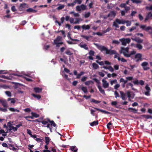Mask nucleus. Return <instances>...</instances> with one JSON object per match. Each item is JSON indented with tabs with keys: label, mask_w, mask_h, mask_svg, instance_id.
Listing matches in <instances>:
<instances>
[{
	"label": "nucleus",
	"mask_w": 152,
	"mask_h": 152,
	"mask_svg": "<svg viewBox=\"0 0 152 152\" xmlns=\"http://www.w3.org/2000/svg\"><path fill=\"white\" fill-rule=\"evenodd\" d=\"M62 37L60 36H58L54 40L53 44L55 45L56 47H59L61 45L63 44V42L61 41Z\"/></svg>",
	"instance_id": "1"
},
{
	"label": "nucleus",
	"mask_w": 152,
	"mask_h": 152,
	"mask_svg": "<svg viewBox=\"0 0 152 152\" xmlns=\"http://www.w3.org/2000/svg\"><path fill=\"white\" fill-rule=\"evenodd\" d=\"M129 48L128 47L126 48L121 47L119 50V52L120 53H123L125 57H130V55H129Z\"/></svg>",
	"instance_id": "2"
},
{
	"label": "nucleus",
	"mask_w": 152,
	"mask_h": 152,
	"mask_svg": "<svg viewBox=\"0 0 152 152\" xmlns=\"http://www.w3.org/2000/svg\"><path fill=\"white\" fill-rule=\"evenodd\" d=\"M119 40L121 42V44L124 46H126L127 44H129L131 41L129 38H123L120 39Z\"/></svg>",
	"instance_id": "3"
},
{
	"label": "nucleus",
	"mask_w": 152,
	"mask_h": 152,
	"mask_svg": "<svg viewBox=\"0 0 152 152\" xmlns=\"http://www.w3.org/2000/svg\"><path fill=\"white\" fill-rule=\"evenodd\" d=\"M102 87L104 88H108L109 86V83L104 79H103L102 80Z\"/></svg>",
	"instance_id": "4"
},
{
	"label": "nucleus",
	"mask_w": 152,
	"mask_h": 152,
	"mask_svg": "<svg viewBox=\"0 0 152 152\" xmlns=\"http://www.w3.org/2000/svg\"><path fill=\"white\" fill-rule=\"evenodd\" d=\"M86 5L82 4L80 6H77L76 7V9L78 11H80L82 10H85L86 9Z\"/></svg>",
	"instance_id": "5"
},
{
	"label": "nucleus",
	"mask_w": 152,
	"mask_h": 152,
	"mask_svg": "<svg viewBox=\"0 0 152 152\" xmlns=\"http://www.w3.org/2000/svg\"><path fill=\"white\" fill-rule=\"evenodd\" d=\"M98 48L101 51H105L106 52L107 48L104 46L99 45L97 44H95Z\"/></svg>",
	"instance_id": "6"
},
{
	"label": "nucleus",
	"mask_w": 152,
	"mask_h": 152,
	"mask_svg": "<svg viewBox=\"0 0 152 152\" xmlns=\"http://www.w3.org/2000/svg\"><path fill=\"white\" fill-rule=\"evenodd\" d=\"M145 89L146 91L145 92L144 94L147 96H149L150 95V92L151 91V88L148 85H147L145 87Z\"/></svg>",
	"instance_id": "7"
},
{
	"label": "nucleus",
	"mask_w": 152,
	"mask_h": 152,
	"mask_svg": "<svg viewBox=\"0 0 152 152\" xmlns=\"http://www.w3.org/2000/svg\"><path fill=\"white\" fill-rule=\"evenodd\" d=\"M127 95L128 98H131L132 99H133L134 96V93L132 91H128L127 93Z\"/></svg>",
	"instance_id": "8"
},
{
	"label": "nucleus",
	"mask_w": 152,
	"mask_h": 152,
	"mask_svg": "<svg viewBox=\"0 0 152 152\" xmlns=\"http://www.w3.org/2000/svg\"><path fill=\"white\" fill-rule=\"evenodd\" d=\"M140 28L143 30H144L146 31H148L151 28V27L149 26L147 27L145 25H141L140 26Z\"/></svg>",
	"instance_id": "9"
},
{
	"label": "nucleus",
	"mask_w": 152,
	"mask_h": 152,
	"mask_svg": "<svg viewBox=\"0 0 152 152\" xmlns=\"http://www.w3.org/2000/svg\"><path fill=\"white\" fill-rule=\"evenodd\" d=\"M0 103L4 107L7 108V103L6 100L5 99H0Z\"/></svg>",
	"instance_id": "10"
},
{
	"label": "nucleus",
	"mask_w": 152,
	"mask_h": 152,
	"mask_svg": "<svg viewBox=\"0 0 152 152\" xmlns=\"http://www.w3.org/2000/svg\"><path fill=\"white\" fill-rule=\"evenodd\" d=\"M131 39L138 43H142L143 41V40L140 39L139 37H136L135 38H132Z\"/></svg>",
	"instance_id": "11"
},
{
	"label": "nucleus",
	"mask_w": 152,
	"mask_h": 152,
	"mask_svg": "<svg viewBox=\"0 0 152 152\" xmlns=\"http://www.w3.org/2000/svg\"><path fill=\"white\" fill-rule=\"evenodd\" d=\"M102 67L106 69H108L109 71L111 72H113L114 71V69L111 66H106L104 65Z\"/></svg>",
	"instance_id": "12"
},
{
	"label": "nucleus",
	"mask_w": 152,
	"mask_h": 152,
	"mask_svg": "<svg viewBox=\"0 0 152 152\" xmlns=\"http://www.w3.org/2000/svg\"><path fill=\"white\" fill-rule=\"evenodd\" d=\"M79 46L81 48H83L86 50L88 49V47H87V45L85 43L81 42L79 45Z\"/></svg>",
	"instance_id": "13"
},
{
	"label": "nucleus",
	"mask_w": 152,
	"mask_h": 152,
	"mask_svg": "<svg viewBox=\"0 0 152 152\" xmlns=\"http://www.w3.org/2000/svg\"><path fill=\"white\" fill-rule=\"evenodd\" d=\"M142 55L141 53H138L135 56V58L137 59L136 61H138L141 60Z\"/></svg>",
	"instance_id": "14"
},
{
	"label": "nucleus",
	"mask_w": 152,
	"mask_h": 152,
	"mask_svg": "<svg viewBox=\"0 0 152 152\" xmlns=\"http://www.w3.org/2000/svg\"><path fill=\"white\" fill-rule=\"evenodd\" d=\"M26 4L25 3L20 4L19 7V10L20 11L23 10V9L26 8Z\"/></svg>",
	"instance_id": "15"
},
{
	"label": "nucleus",
	"mask_w": 152,
	"mask_h": 152,
	"mask_svg": "<svg viewBox=\"0 0 152 152\" xmlns=\"http://www.w3.org/2000/svg\"><path fill=\"white\" fill-rule=\"evenodd\" d=\"M116 22L119 24H124L125 23V20L123 19L120 20L116 19Z\"/></svg>",
	"instance_id": "16"
},
{
	"label": "nucleus",
	"mask_w": 152,
	"mask_h": 152,
	"mask_svg": "<svg viewBox=\"0 0 152 152\" xmlns=\"http://www.w3.org/2000/svg\"><path fill=\"white\" fill-rule=\"evenodd\" d=\"M120 93L121 94V97L123 100H125L127 99L125 94L122 91H120Z\"/></svg>",
	"instance_id": "17"
},
{
	"label": "nucleus",
	"mask_w": 152,
	"mask_h": 152,
	"mask_svg": "<svg viewBox=\"0 0 152 152\" xmlns=\"http://www.w3.org/2000/svg\"><path fill=\"white\" fill-rule=\"evenodd\" d=\"M116 12L114 11H111L110 13L108 14V16L114 17L116 15Z\"/></svg>",
	"instance_id": "18"
},
{
	"label": "nucleus",
	"mask_w": 152,
	"mask_h": 152,
	"mask_svg": "<svg viewBox=\"0 0 152 152\" xmlns=\"http://www.w3.org/2000/svg\"><path fill=\"white\" fill-rule=\"evenodd\" d=\"M106 53L107 54L112 55L113 54H115L116 53V51L115 50H109L107 49Z\"/></svg>",
	"instance_id": "19"
},
{
	"label": "nucleus",
	"mask_w": 152,
	"mask_h": 152,
	"mask_svg": "<svg viewBox=\"0 0 152 152\" xmlns=\"http://www.w3.org/2000/svg\"><path fill=\"white\" fill-rule=\"evenodd\" d=\"M58 7L56 9L58 10H60L64 9L65 7L64 4H57Z\"/></svg>",
	"instance_id": "20"
},
{
	"label": "nucleus",
	"mask_w": 152,
	"mask_h": 152,
	"mask_svg": "<svg viewBox=\"0 0 152 152\" xmlns=\"http://www.w3.org/2000/svg\"><path fill=\"white\" fill-rule=\"evenodd\" d=\"M97 87L101 93L103 94H105L104 91L103 89L100 85H98L97 86Z\"/></svg>",
	"instance_id": "21"
},
{
	"label": "nucleus",
	"mask_w": 152,
	"mask_h": 152,
	"mask_svg": "<svg viewBox=\"0 0 152 152\" xmlns=\"http://www.w3.org/2000/svg\"><path fill=\"white\" fill-rule=\"evenodd\" d=\"M43 118H39V122L42 123L44 125H46L48 124V122L47 121L43 120Z\"/></svg>",
	"instance_id": "22"
},
{
	"label": "nucleus",
	"mask_w": 152,
	"mask_h": 152,
	"mask_svg": "<svg viewBox=\"0 0 152 152\" xmlns=\"http://www.w3.org/2000/svg\"><path fill=\"white\" fill-rule=\"evenodd\" d=\"M132 45H134V46L136 48H138L139 50H141L142 48V46L141 45L138 44L136 45H134V44H132Z\"/></svg>",
	"instance_id": "23"
},
{
	"label": "nucleus",
	"mask_w": 152,
	"mask_h": 152,
	"mask_svg": "<svg viewBox=\"0 0 152 152\" xmlns=\"http://www.w3.org/2000/svg\"><path fill=\"white\" fill-rule=\"evenodd\" d=\"M81 27L83 29L88 30L89 29L90 27V25H84L81 26Z\"/></svg>",
	"instance_id": "24"
},
{
	"label": "nucleus",
	"mask_w": 152,
	"mask_h": 152,
	"mask_svg": "<svg viewBox=\"0 0 152 152\" xmlns=\"http://www.w3.org/2000/svg\"><path fill=\"white\" fill-rule=\"evenodd\" d=\"M26 11L28 12H33L35 13L37 12V11L31 8H29L26 10Z\"/></svg>",
	"instance_id": "25"
},
{
	"label": "nucleus",
	"mask_w": 152,
	"mask_h": 152,
	"mask_svg": "<svg viewBox=\"0 0 152 152\" xmlns=\"http://www.w3.org/2000/svg\"><path fill=\"white\" fill-rule=\"evenodd\" d=\"M81 90L85 93H86L88 92V89L86 87L84 86H82L81 88Z\"/></svg>",
	"instance_id": "26"
},
{
	"label": "nucleus",
	"mask_w": 152,
	"mask_h": 152,
	"mask_svg": "<svg viewBox=\"0 0 152 152\" xmlns=\"http://www.w3.org/2000/svg\"><path fill=\"white\" fill-rule=\"evenodd\" d=\"M98 124V122L97 121H94L90 124V125L91 126H96Z\"/></svg>",
	"instance_id": "27"
},
{
	"label": "nucleus",
	"mask_w": 152,
	"mask_h": 152,
	"mask_svg": "<svg viewBox=\"0 0 152 152\" xmlns=\"http://www.w3.org/2000/svg\"><path fill=\"white\" fill-rule=\"evenodd\" d=\"M92 66L94 69H96L99 68V66L96 64L94 63L92 64Z\"/></svg>",
	"instance_id": "28"
},
{
	"label": "nucleus",
	"mask_w": 152,
	"mask_h": 152,
	"mask_svg": "<svg viewBox=\"0 0 152 152\" xmlns=\"http://www.w3.org/2000/svg\"><path fill=\"white\" fill-rule=\"evenodd\" d=\"M70 149L75 152H77L78 150V149L76 148V146H72L70 148Z\"/></svg>",
	"instance_id": "29"
},
{
	"label": "nucleus",
	"mask_w": 152,
	"mask_h": 152,
	"mask_svg": "<svg viewBox=\"0 0 152 152\" xmlns=\"http://www.w3.org/2000/svg\"><path fill=\"white\" fill-rule=\"evenodd\" d=\"M12 130H13V131L15 132L17 130L18 128L16 127L12 126L10 129H8V131L10 132Z\"/></svg>",
	"instance_id": "30"
},
{
	"label": "nucleus",
	"mask_w": 152,
	"mask_h": 152,
	"mask_svg": "<svg viewBox=\"0 0 152 152\" xmlns=\"http://www.w3.org/2000/svg\"><path fill=\"white\" fill-rule=\"evenodd\" d=\"M128 110H129L131 112L134 113H136L137 111V110L135 109L132 107H129L128 108Z\"/></svg>",
	"instance_id": "31"
},
{
	"label": "nucleus",
	"mask_w": 152,
	"mask_h": 152,
	"mask_svg": "<svg viewBox=\"0 0 152 152\" xmlns=\"http://www.w3.org/2000/svg\"><path fill=\"white\" fill-rule=\"evenodd\" d=\"M45 142L47 145L49 144L50 142V138L48 137H46L45 138Z\"/></svg>",
	"instance_id": "32"
},
{
	"label": "nucleus",
	"mask_w": 152,
	"mask_h": 152,
	"mask_svg": "<svg viewBox=\"0 0 152 152\" xmlns=\"http://www.w3.org/2000/svg\"><path fill=\"white\" fill-rule=\"evenodd\" d=\"M132 2L133 3H135L137 4L140 3L142 2L141 0H131Z\"/></svg>",
	"instance_id": "33"
},
{
	"label": "nucleus",
	"mask_w": 152,
	"mask_h": 152,
	"mask_svg": "<svg viewBox=\"0 0 152 152\" xmlns=\"http://www.w3.org/2000/svg\"><path fill=\"white\" fill-rule=\"evenodd\" d=\"M118 23L117 22H116V19L113 22V26L115 27L116 28H118L119 27V26L118 24Z\"/></svg>",
	"instance_id": "34"
},
{
	"label": "nucleus",
	"mask_w": 152,
	"mask_h": 152,
	"mask_svg": "<svg viewBox=\"0 0 152 152\" xmlns=\"http://www.w3.org/2000/svg\"><path fill=\"white\" fill-rule=\"evenodd\" d=\"M118 59L119 61H121L123 62H127V60L123 58H121L119 57H118Z\"/></svg>",
	"instance_id": "35"
},
{
	"label": "nucleus",
	"mask_w": 152,
	"mask_h": 152,
	"mask_svg": "<svg viewBox=\"0 0 152 152\" xmlns=\"http://www.w3.org/2000/svg\"><path fill=\"white\" fill-rule=\"evenodd\" d=\"M91 101L92 102H94L96 104H98L100 103L101 101L95 100L94 99H91Z\"/></svg>",
	"instance_id": "36"
},
{
	"label": "nucleus",
	"mask_w": 152,
	"mask_h": 152,
	"mask_svg": "<svg viewBox=\"0 0 152 152\" xmlns=\"http://www.w3.org/2000/svg\"><path fill=\"white\" fill-rule=\"evenodd\" d=\"M84 74V72H83V71L81 72L79 74H78L77 75V76L76 77V78H78V79L80 77V76L81 75H83Z\"/></svg>",
	"instance_id": "37"
},
{
	"label": "nucleus",
	"mask_w": 152,
	"mask_h": 152,
	"mask_svg": "<svg viewBox=\"0 0 152 152\" xmlns=\"http://www.w3.org/2000/svg\"><path fill=\"white\" fill-rule=\"evenodd\" d=\"M10 100H11V103H14L15 102V101L14 99V98H9L7 99L8 101H10Z\"/></svg>",
	"instance_id": "38"
},
{
	"label": "nucleus",
	"mask_w": 152,
	"mask_h": 152,
	"mask_svg": "<svg viewBox=\"0 0 152 152\" xmlns=\"http://www.w3.org/2000/svg\"><path fill=\"white\" fill-rule=\"evenodd\" d=\"M9 110L10 111L12 112H15L17 111L18 112H19V110H18L15 109L14 108L10 107L9 108Z\"/></svg>",
	"instance_id": "39"
},
{
	"label": "nucleus",
	"mask_w": 152,
	"mask_h": 152,
	"mask_svg": "<svg viewBox=\"0 0 152 152\" xmlns=\"http://www.w3.org/2000/svg\"><path fill=\"white\" fill-rule=\"evenodd\" d=\"M111 29V28L110 27H108L105 30H104L102 31V33L103 34H105L107 32H108Z\"/></svg>",
	"instance_id": "40"
},
{
	"label": "nucleus",
	"mask_w": 152,
	"mask_h": 152,
	"mask_svg": "<svg viewBox=\"0 0 152 152\" xmlns=\"http://www.w3.org/2000/svg\"><path fill=\"white\" fill-rule=\"evenodd\" d=\"M125 23H126V26H130L132 24V22L131 21L129 20H125Z\"/></svg>",
	"instance_id": "41"
},
{
	"label": "nucleus",
	"mask_w": 152,
	"mask_h": 152,
	"mask_svg": "<svg viewBox=\"0 0 152 152\" xmlns=\"http://www.w3.org/2000/svg\"><path fill=\"white\" fill-rule=\"evenodd\" d=\"M119 81L120 83L123 82L124 84H125L127 82V80H124L123 78H121L120 79Z\"/></svg>",
	"instance_id": "42"
},
{
	"label": "nucleus",
	"mask_w": 152,
	"mask_h": 152,
	"mask_svg": "<svg viewBox=\"0 0 152 152\" xmlns=\"http://www.w3.org/2000/svg\"><path fill=\"white\" fill-rule=\"evenodd\" d=\"M117 83V80L116 79L110 81V84L111 85H113L114 83Z\"/></svg>",
	"instance_id": "43"
},
{
	"label": "nucleus",
	"mask_w": 152,
	"mask_h": 152,
	"mask_svg": "<svg viewBox=\"0 0 152 152\" xmlns=\"http://www.w3.org/2000/svg\"><path fill=\"white\" fill-rule=\"evenodd\" d=\"M65 53L68 55H71L72 54L71 52L69 50H67L65 52Z\"/></svg>",
	"instance_id": "44"
},
{
	"label": "nucleus",
	"mask_w": 152,
	"mask_h": 152,
	"mask_svg": "<svg viewBox=\"0 0 152 152\" xmlns=\"http://www.w3.org/2000/svg\"><path fill=\"white\" fill-rule=\"evenodd\" d=\"M81 20V19L80 18L76 19V21L74 22V24L79 23V22Z\"/></svg>",
	"instance_id": "45"
},
{
	"label": "nucleus",
	"mask_w": 152,
	"mask_h": 152,
	"mask_svg": "<svg viewBox=\"0 0 152 152\" xmlns=\"http://www.w3.org/2000/svg\"><path fill=\"white\" fill-rule=\"evenodd\" d=\"M75 5V3L74 2L72 3L67 4V6L68 7H73Z\"/></svg>",
	"instance_id": "46"
},
{
	"label": "nucleus",
	"mask_w": 152,
	"mask_h": 152,
	"mask_svg": "<svg viewBox=\"0 0 152 152\" xmlns=\"http://www.w3.org/2000/svg\"><path fill=\"white\" fill-rule=\"evenodd\" d=\"M81 37L84 38L86 39L87 40H88L90 38V37L89 36H87L84 35H81Z\"/></svg>",
	"instance_id": "47"
},
{
	"label": "nucleus",
	"mask_w": 152,
	"mask_h": 152,
	"mask_svg": "<svg viewBox=\"0 0 152 152\" xmlns=\"http://www.w3.org/2000/svg\"><path fill=\"white\" fill-rule=\"evenodd\" d=\"M90 15V13L89 12H88L85 13L84 17L86 18H88L89 17Z\"/></svg>",
	"instance_id": "48"
},
{
	"label": "nucleus",
	"mask_w": 152,
	"mask_h": 152,
	"mask_svg": "<svg viewBox=\"0 0 152 152\" xmlns=\"http://www.w3.org/2000/svg\"><path fill=\"white\" fill-rule=\"evenodd\" d=\"M126 79L127 81L128 80H132L133 79V78L132 77H126Z\"/></svg>",
	"instance_id": "49"
},
{
	"label": "nucleus",
	"mask_w": 152,
	"mask_h": 152,
	"mask_svg": "<svg viewBox=\"0 0 152 152\" xmlns=\"http://www.w3.org/2000/svg\"><path fill=\"white\" fill-rule=\"evenodd\" d=\"M129 86H130L132 88V89L133 90H134V89L133 88V85L131 83H129L127 85V87H128Z\"/></svg>",
	"instance_id": "50"
},
{
	"label": "nucleus",
	"mask_w": 152,
	"mask_h": 152,
	"mask_svg": "<svg viewBox=\"0 0 152 152\" xmlns=\"http://www.w3.org/2000/svg\"><path fill=\"white\" fill-rule=\"evenodd\" d=\"M58 32H61V33L62 35L64 37H66V35L65 34V31L63 30H61L60 31H58Z\"/></svg>",
	"instance_id": "51"
},
{
	"label": "nucleus",
	"mask_w": 152,
	"mask_h": 152,
	"mask_svg": "<svg viewBox=\"0 0 152 152\" xmlns=\"http://www.w3.org/2000/svg\"><path fill=\"white\" fill-rule=\"evenodd\" d=\"M148 65V62H143L141 64V66L143 67L145 66H147Z\"/></svg>",
	"instance_id": "52"
},
{
	"label": "nucleus",
	"mask_w": 152,
	"mask_h": 152,
	"mask_svg": "<svg viewBox=\"0 0 152 152\" xmlns=\"http://www.w3.org/2000/svg\"><path fill=\"white\" fill-rule=\"evenodd\" d=\"M31 114L34 117L37 118L38 117V114H37L35 113L32 112Z\"/></svg>",
	"instance_id": "53"
},
{
	"label": "nucleus",
	"mask_w": 152,
	"mask_h": 152,
	"mask_svg": "<svg viewBox=\"0 0 152 152\" xmlns=\"http://www.w3.org/2000/svg\"><path fill=\"white\" fill-rule=\"evenodd\" d=\"M5 94L8 96H11L12 94L9 91H6L5 92Z\"/></svg>",
	"instance_id": "54"
},
{
	"label": "nucleus",
	"mask_w": 152,
	"mask_h": 152,
	"mask_svg": "<svg viewBox=\"0 0 152 152\" xmlns=\"http://www.w3.org/2000/svg\"><path fill=\"white\" fill-rule=\"evenodd\" d=\"M136 27L135 26H133L131 28H130L129 29V31L130 32H132L134 30V29H136Z\"/></svg>",
	"instance_id": "55"
},
{
	"label": "nucleus",
	"mask_w": 152,
	"mask_h": 152,
	"mask_svg": "<svg viewBox=\"0 0 152 152\" xmlns=\"http://www.w3.org/2000/svg\"><path fill=\"white\" fill-rule=\"evenodd\" d=\"M88 77L86 76H84L81 79V81L82 82H84L86 80Z\"/></svg>",
	"instance_id": "56"
},
{
	"label": "nucleus",
	"mask_w": 152,
	"mask_h": 152,
	"mask_svg": "<svg viewBox=\"0 0 152 152\" xmlns=\"http://www.w3.org/2000/svg\"><path fill=\"white\" fill-rule=\"evenodd\" d=\"M0 77H2V78L6 79H10V78L8 76H5L4 75H1L0 76Z\"/></svg>",
	"instance_id": "57"
},
{
	"label": "nucleus",
	"mask_w": 152,
	"mask_h": 152,
	"mask_svg": "<svg viewBox=\"0 0 152 152\" xmlns=\"http://www.w3.org/2000/svg\"><path fill=\"white\" fill-rule=\"evenodd\" d=\"M127 12L126 10H121V13L122 16H124L125 15V14Z\"/></svg>",
	"instance_id": "58"
},
{
	"label": "nucleus",
	"mask_w": 152,
	"mask_h": 152,
	"mask_svg": "<svg viewBox=\"0 0 152 152\" xmlns=\"http://www.w3.org/2000/svg\"><path fill=\"white\" fill-rule=\"evenodd\" d=\"M136 53V52L134 50L132 51L129 53V55H130V57L132 55H134Z\"/></svg>",
	"instance_id": "59"
},
{
	"label": "nucleus",
	"mask_w": 152,
	"mask_h": 152,
	"mask_svg": "<svg viewBox=\"0 0 152 152\" xmlns=\"http://www.w3.org/2000/svg\"><path fill=\"white\" fill-rule=\"evenodd\" d=\"M134 84L135 85H138L139 81L138 80H134L133 82Z\"/></svg>",
	"instance_id": "60"
},
{
	"label": "nucleus",
	"mask_w": 152,
	"mask_h": 152,
	"mask_svg": "<svg viewBox=\"0 0 152 152\" xmlns=\"http://www.w3.org/2000/svg\"><path fill=\"white\" fill-rule=\"evenodd\" d=\"M118 104V102L116 101H112L111 102V104L113 106H116Z\"/></svg>",
	"instance_id": "61"
},
{
	"label": "nucleus",
	"mask_w": 152,
	"mask_h": 152,
	"mask_svg": "<svg viewBox=\"0 0 152 152\" xmlns=\"http://www.w3.org/2000/svg\"><path fill=\"white\" fill-rule=\"evenodd\" d=\"M89 54L90 56H93L94 55V52L92 50H91L89 51Z\"/></svg>",
	"instance_id": "62"
},
{
	"label": "nucleus",
	"mask_w": 152,
	"mask_h": 152,
	"mask_svg": "<svg viewBox=\"0 0 152 152\" xmlns=\"http://www.w3.org/2000/svg\"><path fill=\"white\" fill-rule=\"evenodd\" d=\"M146 9L148 10H152V5H151L150 7H146Z\"/></svg>",
	"instance_id": "63"
},
{
	"label": "nucleus",
	"mask_w": 152,
	"mask_h": 152,
	"mask_svg": "<svg viewBox=\"0 0 152 152\" xmlns=\"http://www.w3.org/2000/svg\"><path fill=\"white\" fill-rule=\"evenodd\" d=\"M114 94L115 95V97L116 98H117L118 97H119V95L118 92L115 91L114 92Z\"/></svg>",
	"instance_id": "64"
}]
</instances>
